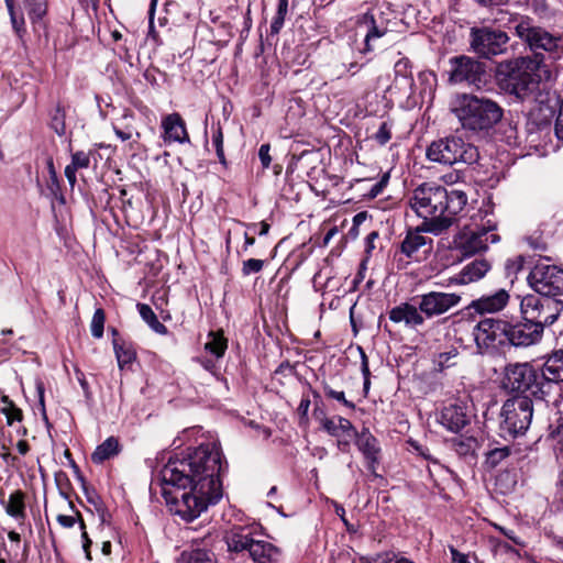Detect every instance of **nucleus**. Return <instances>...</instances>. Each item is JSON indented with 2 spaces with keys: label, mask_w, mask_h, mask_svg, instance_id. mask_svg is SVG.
I'll return each instance as SVG.
<instances>
[{
  "label": "nucleus",
  "mask_w": 563,
  "mask_h": 563,
  "mask_svg": "<svg viewBox=\"0 0 563 563\" xmlns=\"http://www.w3.org/2000/svg\"><path fill=\"white\" fill-rule=\"evenodd\" d=\"M427 244V241L426 239L420 235V234H416L412 239V241H409V239L407 238L405 241H402L401 243V247H405V246H423Z\"/></svg>",
  "instance_id": "bf43d9fd"
},
{
  "label": "nucleus",
  "mask_w": 563,
  "mask_h": 563,
  "mask_svg": "<svg viewBox=\"0 0 563 563\" xmlns=\"http://www.w3.org/2000/svg\"><path fill=\"white\" fill-rule=\"evenodd\" d=\"M530 287L539 295L553 298L563 296V268L547 263H537L528 276Z\"/></svg>",
  "instance_id": "f8f14e48"
},
{
  "label": "nucleus",
  "mask_w": 563,
  "mask_h": 563,
  "mask_svg": "<svg viewBox=\"0 0 563 563\" xmlns=\"http://www.w3.org/2000/svg\"><path fill=\"white\" fill-rule=\"evenodd\" d=\"M120 451L121 445L119 439L115 437H109L96 448L91 454V460L96 464H101L104 461L117 456Z\"/></svg>",
  "instance_id": "a878e982"
},
{
  "label": "nucleus",
  "mask_w": 563,
  "mask_h": 563,
  "mask_svg": "<svg viewBox=\"0 0 563 563\" xmlns=\"http://www.w3.org/2000/svg\"><path fill=\"white\" fill-rule=\"evenodd\" d=\"M357 350L361 356V372L364 378L363 389L365 394H367L371 386V372L368 366V358L363 347L358 346Z\"/></svg>",
  "instance_id": "79ce46f5"
},
{
  "label": "nucleus",
  "mask_w": 563,
  "mask_h": 563,
  "mask_svg": "<svg viewBox=\"0 0 563 563\" xmlns=\"http://www.w3.org/2000/svg\"><path fill=\"white\" fill-rule=\"evenodd\" d=\"M452 444L454 450L461 455H466L471 451L470 440L454 439Z\"/></svg>",
  "instance_id": "6e6d98bb"
},
{
  "label": "nucleus",
  "mask_w": 563,
  "mask_h": 563,
  "mask_svg": "<svg viewBox=\"0 0 563 563\" xmlns=\"http://www.w3.org/2000/svg\"><path fill=\"white\" fill-rule=\"evenodd\" d=\"M164 141L172 143H186L189 142V135L186 129V123L181 115L177 112L167 114L162 120Z\"/></svg>",
  "instance_id": "b1692460"
},
{
  "label": "nucleus",
  "mask_w": 563,
  "mask_h": 563,
  "mask_svg": "<svg viewBox=\"0 0 563 563\" xmlns=\"http://www.w3.org/2000/svg\"><path fill=\"white\" fill-rule=\"evenodd\" d=\"M285 18L278 14H275L272 23H271V33L278 34L284 25Z\"/></svg>",
  "instance_id": "052dcab7"
},
{
  "label": "nucleus",
  "mask_w": 563,
  "mask_h": 563,
  "mask_svg": "<svg viewBox=\"0 0 563 563\" xmlns=\"http://www.w3.org/2000/svg\"><path fill=\"white\" fill-rule=\"evenodd\" d=\"M467 196L462 190L424 183L417 187L409 199L411 209L422 218V231L440 233L449 228L456 214L464 210Z\"/></svg>",
  "instance_id": "f03ea898"
},
{
  "label": "nucleus",
  "mask_w": 563,
  "mask_h": 563,
  "mask_svg": "<svg viewBox=\"0 0 563 563\" xmlns=\"http://www.w3.org/2000/svg\"><path fill=\"white\" fill-rule=\"evenodd\" d=\"M313 416L319 419L320 424L324 431H327L330 435L340 438V433L338 432V423L334 419L325 417L322 410L319 411L318 408H314Z\"/></svg>",
  "instance_id": "ea45409f"
},
{
  "label": "nucleus",
  "mask_w": 563,
  "mask_h": 563,
  "mask_svg": "<svg viewBox=\"0 0 563 563\" xmlns=\"http://www.w3.org/2000/svg\"><path fill=\"white\" fill-rule=\"evenodd\" d=\"M419 249H397L393 254V261L398 268H405L409 261L404 256L405 252H417Z\"/></svg>",
  "instance_id": "603ef678"
},
{
  "label": "nucleus",
  "mask_w": 563,
  "mask_h": 563,
  "mask_svg": "<svg viewBox=\"0 0 563 563\" xmlns=\"http://www.w3.org/2000/svg\"><path fill=\"white\" fill-rule=\"evenodd\" d=\"M388 318L394 323H404L406 327L416 329L424 323L419 307L410 302H401L388 311Z\"/></svg>",
  "instance_id": "aec40b11"
},
{
  "label": "nucleus",
  "mask_w": 563,
  "mask_h": 563,
  "mask_svg": "<svg viewBox=\"0 0 563 563\" xmlns=\"http://www.w3.org/2000/svg\"><path fill=\"white\" fill-rule=\"evenodd\" d=\"M113 131L115 133V135L121 140V141H128L132 137V132L131 131H123L117 126H113Z\"/></svg>",
  "instance_id": "69168bd1"
},
{
  "label": "nucleus",
  "mask_w": 563,
  "mask_h": 563,
  "mask_svg": "<svg viewBox=\"0 0 563 563\" xmlns=\"http://www.w3.org/2000/svg\"><path fill=\"white\" fill-rule=\"evenodd\" d=\"M562 311L560 300L542 295L530 294L522 297L520 302L521 318L530 321L544 332V328L552 325Z\"/></svg>",
  "instance_id": "9d476101"
},
{
  "label": "nucleus",
  "mask_w": 563,
  "mask_h": 563,
  "mask_svg": "<svg viewBox=\"0 0 563 563\" xmlns=\"http://www.w3.org/2000/svg\"><path fill=\"white\" fill-rule=\"evenodd\" d=\"M227 470L217 443H202L185 456L169 457L161 470L162 495L169 510L190 522L222 497Z\"/></svg>",
  "instance_id": "f257e3e1"
},
{
  "label": "nucleus",
  "mask_w": 563,
  "mask_h": 563,
  "mask_svg": "<svg viewBox=\"0 0 563 563\" xmlns=\"http://www.w3.org/2000/svg\"><path fill=\"white\" fill-rule=\"evenodd\" d=\"M394 71H395L396 77H401L406 80H409L412 78L411 65H410V60L408 58L404 57V58H400L399 60H397L394 66Z\"/></svg>",
  "instance_id": "a18cd8bd"
},
{
  "label": "nucleus",
  "mask_w": 563,
  "mask_h": 563,
  "mask_svg": "<svg viewBox=\"0 0 563 563\" xmlns=\"http://www.w3.org/2000/svg\"><path fill=\"white\" fill-rule=\"evenodd\" d=\"M543 67V58L538 56L506 59L497 64L495 80L501 90L526 101L539 90Z\"/></svg>",
  "instance_id": "7ed1b4c3"
},
{
  "label": "nucleus",
  "mask_w": 563,
  "mask_h": 563,
  "mask_svg": "<svg viewBox=\"0 0 563 563\" xmlns=\"http://www.w3.org/2000/svg\"><path fill=\"white\" fill-rule=\"evenodd\" d=\"M271 145L268 143L262 144L258 151V157L262 163L263 168H268L272 163V157L269 155Z\"/></svg>",
  "instance_id": "864d4df0"
},
{
  "label": "nucleus",
  "mask_w": 563,
  "mask_h": 563,
  "mask_svg": "<svg viewBox=\"0 0 563 563\" xmlns=\"http://www.w3.org/2000/svg\"><path fill=\"white\" fill-rule=\"evenodd\" d=\"M419 309L428 319L439 317L456 307L461 297L454 292L429 291L419 296Z\"/></svg>",
  "instance_id": "4468645a"
},
{
  "label": "nucleus",
  "mask_w": 563,
  "mask_h": 563,
  "mask_svg": "<svg viewBox=\"0 0 563 563\" xmlns=\"http://www.w3.org/2000/svg\"><path fill=\"white\" fill-rule=\"evenodd\" d=\"M457 354H459V352L454 347L448 352L439 353L438 355H435V357L433 360L435 368L438 371L442 372L445 368L455 365V363L452 362V360L456 358Z\"/></svg>",
  "instance_id": "58836bf2"
},
{
  "label": "nucleus",
  "mask_w": 563,
  "mask_h": 563,
  "mask_svg": "<svg viewBox=\"0 0 563 563\" xmlns=\"http://www.w3.org/2000/svg\"><path fill=\"white\" fill-rule=\"evenodd\" d=\"M452 563H471L468 556L462 552H460L457 549H455L453 545L449 547Z\"/></svg>",
  "instance_id": "4d7b16f0"
},
{
  "label": "nucleus",
  "mask_w": 563,
  "mask_h": 563,
  "mask_svg": "<svg viewBox=\"0 0 563 563\" xmlns=\"http://www.w3.org/2000/svg\"><path fill=\"white\" fill-rule=\"evenodd\" d=\"M323 390L327 397L335 399L349 409H355V404L345 398L344 391L332 389L327 383L323 384Z\"/></svg>",
  "instance_id": "37998d69"
},
{
  "label": "nucleus",
  "mask_w": 563,
  "mask_h": 563,
  "mask_svg": "<svg viewBox=\"0 0 563 563\" xmlns=\"http://www.w3.org/2000/svg\"><path fill=\"white\" fill-rule=\"evenodd\" d=\"M399 559L397 554L393 551H386L382 553H377L373 558L374 563H396V560Z\"/></svg>",
  "instance_id": "5fc2aeb1"
},
{
  "label": "nucleus",
  "mask_w": 563,
  "mask_h": 563,
  "mask_svg": "<svg viewBox=\"0 0 563 563\" xmlns=\"http://www.w3.org/2000/svg\"><path fill=\"white\" fill-rule=\"evenodd\" d=\"M4 1L7 4L9 14H10V19H11L13 29L16 32H19L20 30H22L24 27V24H25L23 11L21 8H19V9L15 8V0H4Z\"/></svg>",
  "instance_id": "4c0bfd02"
},
{
  "label": "nucleus",
  "mask_w": 563,
  "mask_h": 563,
  "mask_svg": "<svg viewBox=\"0 0 563 563\" xmlns=\"http://www.w3.org/2000/svg\"><path fill=\"white\" fill-rule=\"evenodd\" d=\"M137 311L141 318L148 324V327L156 333L165 335L168 329L158 319L153 309L146 303H137Z\"/></svg>",
  "instance_id": "c85d7f7f"
},
{
  "label": "nucleus",
  "mask_w": 563,
  "mask_h": 563,
  "mask_svg": "<svg viewBox=\"0 0 563 563\" xmlns=\"http://www.w3.org/2000/svg\"><path fill=\"white\" fill-rule=\"evenodd\" d=\"M338 432L346 435L347 438H355L360 432L356 431L352 422L343 417H338Z\"/></svg>",
  "instance_id": "de8ad7c7"
},
{
  "label": "nucleus",
  "mask_w": 563,
  "mask_h": 563,
  "mask_svg": "<svg viewBox=\"0 0 563 563\" xmlns=\"http://www.w3.org/2000/svg\"><path fill=\"white\" fill-rule=\"evenodd\" d=\"M388 181H389V173H385L378 181L372 184L368 187L367 192L364 194V197H367L369 199L376 198L378 195H380L383 192V190L387 186Z\"/></svg>",
  "instance_id": "c03bdc74"
},
{
  "label": "nucleus",
  "mask_w": 563,
  "mask_h": 563,
  "mask_svg": "<svg viewBox=\"0 0 563 563\" xmlns=\"http://www.w3.org/2000/svg\"><path fill=\"white\" fill-rule=\"evenodd\" d=\"M104 322V310L102 308L96 309L90 323V331L93 338L101 339L103 336Z\"/></svg>",
  "instance_id": "e433bc0d"
},
{
  "label": "nucleus",
  "mask_w": 563,
  "mask_h": 563,
  "mask_svg": "<svg viewBox=\"0 0 563 563\" xmlns=\"http://www.w3.org/2000/svg\"><path fill=\"white\" fill-rule=\"evenodd\" d=\"M16 450L18 452L21 454V455H25L29 453L30 451V445L29 443L25 441V440H20L18 443H16Z\"/></svg>",
  "instance_id": "774afa93"
},
{
  "label": "nucleus",
  "mask_w": 563,
  "mask_h": 563,
  "mask_svg": "<svg viewBox=\"0 0 563 563\" xmlns=\"http://www.w3.org/2000/svg\"><path fill=\"white\" fill-rule=\"evenodd\" d=\"M212 145L216 148V153L220 163L225 164V156L223 151V133L220 124L212 126Z\"/></svg>",
  "instance_id": "a19ab883"
},
{
  "label": "nucleus",
  "mask_w": 563,
  "mask_h": 563,
  "mask_svg": "<svg viewBox=\"0 0 563 563\" xmlns=\"http://www.w3.org/2000/svg\"><path fill=\"white\" fill-rule=\"evenodd\" d=\"M514 27L516 35L534 52L533 56L542 58L540 53L542 51L552 59H558L563 53V38L534 24L532 19L522 16Z\"/></svg>",
  "instance_id": "0eeeda50"
},
{
  "label": "nucleus",
  "mask_w": 563,
  "mask_h": 563,
  "mask_svg": "<svg viewBox=\"0 0 563 563\" xmlns=\"http://www.w3.org/2000/svg\"><path fill=\"white\" fill-rule=\"evenodd\" d=\"M288 11V0H278L276 14L286 18Z\"/></svg>",
  "instance_id": "338daca9"
},
{
  "label": "nucleus",
  "mask_w": 563,
  "mask_h": 563,
  "mask_svg": "<svg viewBox=\"0 0 563 563\" xmlns=\"http://www.w3.org/2000/svg\"><path fill=\"white\" fill-rule=\"evenodd\" d=\"M510 295L506 289H498L492 295H485L471 302L470 308L479 314L501 311L509 302Z\"/></svg>",
  "instance_id": "412c9836"
},
{
  "label": "nucleus",
  "mask_w": 563,
  "mask_h": 563,
  "mask_svg": "<svg viewBox=\"0 0 563 563\" xmlns=\"http://www.w3.org/2000/svg\"><path fill=\"white\" fill-rule=\"evenodd\" d=\"M508 41L507 33L498 29L487 26L471 29V48L483 58H490L506 52Z\"/></svg>",
  "instance_id": "ddd939ff"
},
{
  "label": "nucleus",
  "mask_w": 563,
  "mask_h": 563,
  "mask_svg": "<svg viewBox=\"0 0 563 563\" xmlns=\"http://www.w3.org/2000/svg\"><path fill=\"white\" fill-rule=\"evenodd\" d=\"M500 417V430L504 435L516 438L525 434L533 417L531 398L522 395L508 398L501 407Z\"/></svg>",
  "instance_id": "1a4fd4ad"
},
{
  "label": "nucleus",
  "mask_w": 563,
  "mask_h": 563,
  "mask_svg": "<svg viewBox=\"0 0 563 563\" xmlns=\"http://www.w3.org/2000/svg\"><path fill=\"white\" fill-rule=\"evenodd\" d=\"M209 340L205 344V350L220 358L224 355L228 343L222 332H210L208 335Z\"/></svg>",
  "instance_id": "c756f323"
},
{
  "label": "nucleus",
  "mask_w": 563,
  "mask_h": 563,
  "mask_svg": "<svg viewBox=\"0 0 563 563\" xmlns=\"http://www.w3.org/2000/svg\"><path fill=\"white\" fill-rule=\"evenodd\" d=\"M541 382L551 391L552 384L563 383V351H556L548 356L541 369Z\"/></svg>",
  "instance_id": "5701e85b"
},
{
  "label": "nucleus",
  "mask_w": 563,
  "mask_h": 563,
  "mask_svg": "<svg viewBox=\"0 0 563 563\" xmlns=\"http://www.w3.org/2000/svg\"><path fill=\"white\" fill-rule=\"evenodd\" d=\"M500 242L495 225L465 227L455 239V246H488Z\"/></svg>",
  "instance_id": "f3484780"
},
{
  "label": "nucleus",
  "mask_w": 563,
  "mask_h": 563,
  "mask_svg": "<svg viewBox=\"0 0 563 563\" xmlns=\"http://www.w3.org/2000/svg\"><path fill=\"white\" fill-rule=\"evenodd\" d=\"M22 3L33 23L41 21L47 12V0H22Z\"/></svg>",
  "instance_id": "7c9ffc66"
},
{
  "label": "nucleus",
  "mask_w": 563,
  "mask_h": 563,
  "mask_svg": "<svg viewBox=\"0 0 563 563\" xmlns=\"http://www.w3.org/2000/svg\"><path fill=\"white\" fill-rule=\"evenodd\" d=\"M375 140L378 144L385 145L389 140L391 139V132L390 126L387 124V122H383L377 132L375 133Z\"/></svg>",
  "instance_id": "8fccbe9b"
},
{
  "label": "nucleus",
  "mask_w": 563,
  "mask_h": 563,
  "mask_svg": "<svg viewBox=\"0 0 563 563\" xmlns=\"http://www.w3.org/2000/svg\"><path fill=\"white\" fill-rule=\"evenodd\" d=\"M450 64V81L454 84L468 82L475 85L482 80L485 71L482 63L465 55L452 57Z\"/></svg>",
  "instance_id": "2eb2a0df"
},
{
  "label": "nucleus",
  "mask_w": 563,
  "mask_h": 563,
  "mask_svg": "<svg viewBox=\"0 0 563 563\" xmlns=\"http://www.w3.org/2000/svg\"><path fill=\"white\" fill-rule=\"evenodd\" d=\"M507 321L485 318L473 330L476 347L481 354H494L507 344Z\"/></svg>",
  "instance_id": "9b49d317"
},
{
  "label": "nucleus",
  "mask_w": 563,
  "mask_h": 563,
  "mask_svg": "<svg viewBox=\"0 0 563 563\" xmlns=\"http://www.w3.org/2000/svg\"><path fill=\"white\" fill-rule=\"evenodd\" d=\"M426 155L429 161L444 165L457 163L471 165L479 158L477 147L456 135L433 141L428 146Z\"/></svg>",
  "instance_id": "423d86ee"
},
{
  "label": "nucleus",
  "mask_w": 563,
  "mask_h": 563,
  "mask_svg": "<svg viewBox=\"0 0 563 563\" xmlns=\"http://www.w3.org/2000/svg\"><path fill=\"white\" fill-rule=\"evenodd\" d=\"M492 268V264L486 258H475L466 264L462 271L451 280L457 285H467L482 279Z\"/></svg>",
  "instance_id": "393cba45"
},
{
  "label": "nucleus",
  "mask_w": 563,
  "mask_h": 563,
  "mask_svg": "<svg viewBox=\"0 0 563 563\" xmlns=\"http://www.w3.org/2000/svg\"><path fill=\"white\" fill-rule=\"evenodd\" d=\"M224 539L230 552L246 551L255 563H276L279 560L280 550L268 541L255 540L251 527H233Z\"/></svg>",
  "instance_id": "39448f33"
},
{
  "label": "nucleus",
  "mask_w": 563,
  "mask_h": 563,
  "mask_svg": "<svg viewBox=\"0 0 563 563\" xmlns=\"http://www.w3.org/2000/svg\"><path fill=\"white\" fill-rule=\"evenodd\" d=\"M81 539H82V549L85 551V554H86V559L88 561H91V552H90V545H91V540L87 533V531H84V533L81 534Z\"/></svg>",
  "instance_id": "e2e57ef3"
},
{
  "label": "nucleus",
  "mask_w": 563,
  "mask_h": 563,
  "mask_svg": "<svg viewBox=\"0 0 563 563\" xmlns=\"http://www.w3.org/2000/svg\"><path fill=\"white\" fill-rule=\"evenodd\" d=\"M360 24L365 25L367 29L364 42V52L373 51L371 43L377 38L383 37L389 31L388 22L380 12L378 15L373 12H366L360 18Z\"/></svg>",
  "instance_id": "6ab92c4d"
},
{
  "label": "nucleus",
  "mask_w": 563,
  "mask_h": 563,
  "mask_svg": "<svg viewBox=\"0 0 563 563\" xmlns=\"http://www.w3.org/2000/svg\"><path fill=\"white\" fill-rule=\"evenodd\" d=\"M264 262L262 260L257 258H250L247 261H244L243 263V274L244 275H251L254 273H258L263 268Z\"/></svg>",
  "instance_id": "3c124183"
},
{
  "label": "nucleus",
  "mask_w": 563,
  "mask_h": 563,
  "mask_svg": "<svg viewBox=\"0 0 563 563\" xmlns=\"http://www.w3.org/2000/svg\"><path fill=\"white\" fill-rule=\"evenodd\" d=\"M241 240L244 241V246H249L254 243V238L247 230L241 225H235L234 229L229 230L227 246H230L232 243L239 244Z\"/></svg>",
  "instance_id": "f704fd0d"
},
{
  "label": "nucleus",
  "mask_w": 563,
  "mask_h": 563,
  "mask_svg": "<svg viewBox=\"0 0 563 563\" xmlns=\"http://www.w3.org/2000/svg\"><path fill=\"white\" fill-rule=\"evenodd\" d=\"M56 520L63 528L69 529L77 522V516L58 515Z\"/></svg>",
  "instance_id": "13d9d810"
},
{
  "label": "nucleus",
  "mask_w": 563,
  "mask_h": 563,
  "mask_svg": "<svg viewBox=\"0 0 563 563\" xmlns=\"http://www.w3.org/2000/svg\"><path fill=\"white\" fill-rule=\"evenodd\" d=\"M66 111L60 103H57L55 109L51 113L49 126L59 136L66 134Z\"/></svg>",
  "instance_id": "473e14b6"
},
{
  "label": "nucleus",
  "mask_w": 563,
  "mask_h": 563,
  "mask_svg": "<svg viewBox=\"0 0 563 563\" xmlns=\"http://www.w3.org/2000/svg\"><path fill=\"white\" fill-rule=\"evenodd\" d=\"M366 263H367V258L363 260L360 264V268H358V272L355 276V279H354V284L357 285L358 283H361L364 277H365V272H366Z\"/></svg>",
  "instance_id": "0e129e2a"
},
{
  "label": "nucleus",
  "mask_w": 563,
  "mask_h": 563,
  "mask_svg": "<svg viewBox=\"0 0 563 563\" xmlns=\"http://www.w3.org/2000/svg\"><path fill=\"white\" fill-rule=\"evenodd\" d=\"M310 405H311V401H310L309 395H302L300 404L297 409L300 426H307L309 423L308 411H309Z\"/></svg>",
  "instance_id": "49530a36"
},
{
  "label": "nucleus",
  "mask_w": 563,
  "mask_h": 563,
  "mask_svg": "<svg viewBox=\"0 0 563 563\" xmlns=\"http://www.w3.org/2000/svg\"><path fill=\"white\" fill-rule=\"evenodd\" d=\"M501 387L507 393L522 395L530 391L537 399H545L550 390L544 388L538 371L529 363L508 364L504 369Z\"/></svg>",
  "instance_id": "6e6552de"
},
{
  "label": "nucleus",
  "mask_w": 563,
  "mask_h": 563,
  "mask_svg": "<svg viewBox=\"0 0 563 563\" xmlns=\"http://www.w3.org/2000/svg\"><path fill=\"white\" fill-rule=\"evenodd\" d=\"M510 454H511V449L507 445L501 446V448H495L493 450H489L485 454V464L490 468H495L503 461H505L507 457H509Z\"/></svg>",
  "instance_id": "72a5a7b5"
},
{
  "label": "nucleus",
  "mask_w": 563,
  "mask_h": 563,
  "mask_svg": "<svg viewBox=\"0 0 563 563\" xmlns=\"http://www.w3.org/2000/svg\"><path fill=\"white\" fill-rule=\"evenodd\" d=\"M77 170L78 169L76 168V166L73 165L71 163L69 165H67L65 168V176H66L68 183L70 184V186H74L77 181V178H76Z\"/></svg>",
  "instance_id": "680f3d73"
},
{
  "label": "nucleus",
  "mask_w": 563,
  "mask_h": 563,
  "mask_svg": "<svg viewBox=\"0 0 563 563\" xmlns=\"http://www.w3.org/2000/svg\"><path fill=\"white\" fill-rule=\"evenodd\" d=\"M71 164L77 169L88 168L90 165V155L84 151H78L71 155Z\"/></svg>",
  "instance_id": "09e8293b"
},
{
  "label": "nucleus",
  "mask_w": 563,
  "mask_h": 563,
  "mask_svg": "<svg viewBox=\"0 0 563 563\" xmlns=\"http://www.w3.org/2000/svg\"><path fill=\"white\" fill-rule=\"evenodd\" d=\"M113 349L120 369L132 364L136 358V353L133 346L124 341L120 342L118 339H113Z\"/></svg>",
  "instance_id": "cd10ccee"
},
{
  "label": "nucleus",
  "mask_w": 563,
  "mask_h": 563,
  "mask_svg": "<svg viewBox=\"0 0 563 563\" xmlns=\"http://www.w3.org/2000/svg\"><path fill=\"white\" fill-rule=\"evenodd\" d=\"M438 422L448 431L457 433L468 423V417L463 406L451 404L442 408Z\"/></svg>",
  "instance_id": "4be33fe9"
},
{
  "label": "nucleus",
  "mask_w": 563,
  "mask_h": 563,
  "mask_svg": "<svg viewBox=\"0 0 563 563\" xmlns=\"http://www.w3.org/2000/svg\"><path fill=\"white\" fill-rule=\"evenodd\" d=\"M450 110L465 131L487 132L504 117L501 106L486 97L457 93L450 102Z\"/></svg>",
  "instance_id": "20e7f679"
},
{
  "label": "nucleus",
  "mask_w": 563,
  "mask_h": 563,
  "mask_svg": "<svg viewBox=\"0 0 563 563\" xmlns=\"http://www.w3.org/2000/svg\"><path fill=\"white\" fill-rule=\"evenodd\" d=\"M25 497V493L21 489L12 492L8 501L3 504L7 515L15 520L23 521L26 518Z\"/></svg>",
  "instance_id": "bb28decb"
},
{
  "label": "nucleus",
  "mask_w": 563,
  "mask_h": 563,
  "mask_svg": "<svg viewBox=\"0 0 563 563\" xmlns=\"http://www.w3.org/2000/svg\"><path fill=\"white\" fill-rule=\"evenodd\" d=\"M527 263V257L525 255H517L515 257L508 258L505 262V274L507 277L515 278L517 275L523 269Z\"/></svg>",
  "instance_id": "c9c22d12"
},
{
  "label": "nucleus",
  "mask_w": 563,
  "mask_h": 563,
  "mask_svg": "<svg viewBox=\"0 0 563 563\" xmlns=\"http://www.w3.org/2000/svg\"><path fill=\"white\" fill-rule=\"evenodd\" d=\"M355 444L366 460L368 471L376 475V466L379 463L380 455V448L377 439L368 429H363L355 437Z\"/></svg>",
  "instance_id": "a211bd4d"
},
{
  "label": "nucleus",
  "mask_w": 563,
  "mask_h": 563,
  "mask_svg": "<svg viewBox=\"0 0 563 563\" xmlns=\"http://www.w3.org/2000/svg\"><path fill=\"white\" fill-rule=\"evenodd\" d=\"M507 344L515 347H528L539 343L542 339L543 331L530 321L521 319L516 323L507 321L506 327Z\"/></svg>",
  "instance_id": "dca6fc26"
},
{
  "label": "nucleus",
  "mask_w": 563,
  "mask_h": 563,
  "mask_svg": "<svg viewBox=\"0 0 563 563\" xmlns=\"http://www.w3.org/2000/svg\"><path fill=\"white\" fill-rule=\"evenodd\" d=\"M2 407L0 411L5 416L7 423L9 426L13 424L15 421L21 422L23 419L22 410L15 406V404L9 398V396L3 395L0 399Z\"/></svg>",
  "instance_id": "2f4dec72"
}]
</instances>
